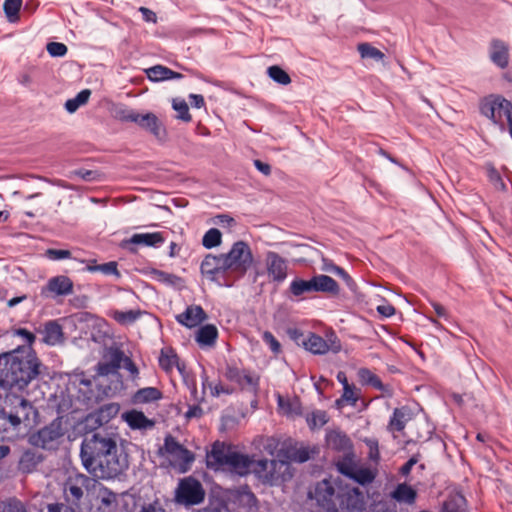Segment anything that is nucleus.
Returning <instances> with one entry per match:
<instances>
[{"mask_svg": "<svg viewBox=\"0 0 512 512\" xmlns=\"http://www.w3.org/2000/svg\"><path fill=\"white\" fill-rule=\"evenodd\" d=\"M80 457L88 473L100 479H113L128 468L127 456L119 453L116 436L98 431L82 441Z\"/></svg>", "mask_w": 512, "mask_h": 512, "instance_id": "nucleus-1", "label": "nucleus"}, {"mask_svg": "<svg viewBox=\"0 0 512 512\" xmlns=\"http://www.w3.org/2000/svg\"><path fill=\"white\" fill-rule=\"evenodd\" d=\"M41 366V361L30 347H17L0 353V389L23 391L40 375Z\"/></svg>", "mask_w": 512, "mask_h": 512, "instance_id": "nucleus-2", "label": "nucleus"}, {"mask_svg": "<svg viewBox=\"0 0 512 512\" xmlns=\"http://www.w3.org/2000/svg\"><path fill=\"white\" fill-rule=\"evenodd\" d=\"M308 498L315 500L324 512H362L366 508V496L362 490L326 479L309 490Z\"/></svg>", "mask_w": 512, "mask_h": 512, "instance_id": "nucleus-3", "label": "nucleus"}, {"mask_svg": "<svg viewBox=\"0 0 512 512\" xmlns=\"http://www.w3.org/2000/svg\"><path fill=\"white\" fill-rule=\"evenodd\" d=\"M5 408L0 413V439L8 437L9 428H17L23 420H28L32 410L31 404L21 395L8 393L4 399Z\"/></svg>", "mask_w": 512, "mask_h": 512, "instance_id": "nucleus-4", "label": "nucleus"}, {"mask_svg": "<svg viewBox=\"0 0 512 512\" xmlns=\"http://www.w3.org/2000/svg\"><path fill=\"white\" fill-rule=\"evenodd\" d=\"M253 474L263 484L278 486L292 479L293 469L288 461L260 459L253 467Z\"/></svg>", "mask_w": 512, "mask_h": 512, "instance_id": "nucleus-5", "label": "nucleus"}, {"mask_svg": "<svg viewBox=\"0 0 512 512\" xmlns=\"http://www.w3.org/2000/svg\"><path fill=\"white\" fill-rule=\"evenodd\" d=\"M228 270L246 273L255 262L250 246L242 240L236 241L227 253H222Z\"/></svg>", "mask_w": 512, "mask_h": 512, "instance_id": "nucleus-6", "label": "nucleus"}, {"mask_svg": "<svg viewBox=\"0 0 512 512\" xmlns=\"http://www.w3.org/2000/svg\"><path fill=\"white\" fill-rule=\"evenodd\" d=\"M160 452L166 455L171 466L178 469L181 473L186 472L194 461L193 453L177 442L171 435L165 437L164 446L160 449Z\"/></svg>", "mask_w": 512, "mask_h": 512, "instance_id": "nucleus-7", "label": "nucleus"}, {"mask_svg": "<svg viewBox=\"0 0 512 512\" xmlns=\"http://www.w3.org/2000/svg\"><path fill=\"white\" fill-rule=\"evenodd\" d=\"M65 428L62 417H57L48 425L28 436V442L34 447L51 448L64 436Z\"/></svg>", "mask_w": 512, "mask_h": 512, "instance_id": "nucleus-8", "label": "nucleus"}, {"mask_svg": "<svg viewBox=\"0 0 512 512\" xmlns=\"http://www.w3.org/2000/svg\"><path fill=\"white\" fill-rule=\"evenodd\" d=\"M511 109L512 103L500 95H489L480 104L482 115L490 119L494 124H501V130H504L502 117H507Z\"/></svg>", "mask_w": 512, "mask_h": 512, "instance_id": "nucleus-9", "label": "nucleus"}, {"mask_svg": "<svg viewBox=\"0 0 512 512\" xmlns=\"http://www.w3.org/2000/svg\"><path fill=\"white\" fill-rule=\"evenodd\" d=\"M175 497L178 503L184 505H197L203 502L205 498V490L198 480L192 477H187L179 482L175 492Z\"/></svg>", "mask_w": 512, "mask_h": 512, "instance_id": "nucleus-10", "label": "nucleus"}, {"mask_svg": "<svg viewBox=\"0 0 512 512\" xmlns=\"http://www.w3.org/2000/svg\"><path fill=\"white\" fill-rule=\"evenodd\" d=\"M266 275L271 282L282 283L288 276V263L285 258L274 251H267L264 256Z\"/></svg>", "mask_w": 512, "mask_h": 512, "instance_id": "nucleus-11", "label": "nucleus"}, {"mask_svg": "<svg viewBox=\"0 0 512 512\" xmlns=\"http://www.w3.org/2000/svg\"><path fill=\"white\" fill-rule=\"evenodd\" d=\"M234 447L224 442L216 441L209 452L206 454L207 467L213 470H226L229 457Z\"/></svg>", "mask_w": 512, "mask_h": 512, "instance_id": "nucleus-12", "label": "nucleus"}, {"mask_svg": "<svg viewBox=\"0 0 512 512\" xmlns=\"http://www.w3.org/2000/svg\"><path fill=\"white\" fill-rule=\"evenodd\" d=\"M73 293L72 280L64 275L55 276L48 280L46 286L41 289L44 298L66 296Z\"/></svg>", "mask_w": 512, "mask_h": 512, "instance_id": "nucleus-13", "label": "nucleus"}, {"mask_svg": "<svg viewBox=\"0 0 512 512\" xmlns=\"http://www.w3.org/2000/svg\"><path fill=\"white\" fill-rule=\"evenodd\" d=\"M256 462L253 456L240 453L234 449L229 457L226 470L239 476H246L251 472L253 473V467Z\"/></svg>", "mask_w": 512, "mask_h": 512, "instance_id": "nucleus-14", "label": "nucleus"}, {"mask_svg": "<svg viewBox=\"0 0 512 512\" xmlns=\"http://www.w3.org/2000/svg\"><path fill=\"white\" fill-rule=\"evenodd\" d=\"M117 505V495L105 487H100L88 512H115Z\"/></svg>", "mask_w": 512, "mask_h": 512, "instance_id": "nucleus-15", "label": "nucleus"}, {"mask_svg": "<svg viewBox=\"0 0 512 512\" xmlns=\"http://www.w3.org/2000/svg\"><path fill=\"white\" fill-rule=\"evenodd\" d=\"M228 271L223 254H208L201 263V273L211 281H215L217 276Z\"/></svg>", "mask_w": 512, "mask_h": 512, "instance_id": "nucleus-16", "label": "nucleus"}, {"mask_svg": "<svg viewBox=\"0 0 512 512\" xmlns=\"http://www.w3.org/2000/svg\"><path fill=\"white\" fill-rule=\"evenodd\" d=\"M44 461V455L34 448H25L22 450L18 460V470L22 473H33Z\"/></svg>", "mask_w": 512, "mask_h": 512, "instance_id": "nucleus-17", "label": "nucleus"}, {"mask_svg": "<svg viewBox=\"0 0 512 512\" xmlns=\"http://www.w3.org/2000/svg\"><path fill=\"white\" fill-rule=\"evenodd\" d=\"M207 317L201 306L191 305L183 313L177 315L176 320L183 326L192 329L206 321Z\"/></svg>", "mask_w": 512, "mask_h": 512, "instance_id": "nucleus-18", "label": "nucleus"}, {"mask_svg": "<svg viewBox=\"0 0 512 512\" xmlns=\"http://www.w3.org/2000/svg\"><path fill=\"white\" fill-rule=\"evenodd\" d=\"M225 376L228 380L237 383L241 388H252L255 390L259 382L258 377L235 366H228Z\"/></svg>", "mask_w": 512, "mask_h": 512, "instance_id": "nucleus-19", "label": "nucleus"}, {"mask_svg": "<svg viewBox=\"0 0 512 512\" xmlns=\"http://www.w3.org/2000/svg\"><path fill=\"white\" fill-rule=\"evenodd\" d=\"M89 482L85 475L69 477L64 484V493L68 500L79 502L83 497V487Z\"/></svg>", "mask_w": 512, "mask_h": 512, "instance_id": "nucleus-20", "label": "nucleus"}, {"mask_svg": "<svg viewBox=\"0 0 512 512\" xmlns=\"http://www.w3.org/2000/svg\"><path fill=\"white\" fill-rule=\"evenodd\" d=\"M491 61L500 67L505 69L509 64V48L508 45L499 39H493L491 41Z\"/></svg>", "mask_w": 512, "mask_h": 512, "instance_id": "nucleus-21", "label": "nucleus"}, {"mask_svg": "<svg viewBox=\"0 0 512 512\" xmlns=\"http://www.w3.org/2000/svg\"><path fill=\"white\" fill-rule=\"evenodd\" d=\"M357 374L362 384L373 386L374 388L380 390L387 397L393 396L392 388L389 385L383 384L380 378L369 369L360 368Z\"/></svg>", "mask_w": 512, "mask_h": 512, "instance_id": "nucleus-22", "label": "nucleus"}, {"mask_svg": "<svg viewBox=\"0 0 512 512\" xmlns=\"http://www.w3.org/2000/svg\"><path fill=\"white\" fill-rule=\"evenodd\" d=\"M43 342L49 346L60 345L64 342V333L60 324L49 321L43 328Z\"/></svg>", "mask_w": 512, "mask_h": 512, "instance_id": "nucleus-23", "label": "nucleus"}, {"mask_svg": "<svg viewBox=\"0 0 512 512\" xmlns=\"http://www.w3.org/2000/svg\"><path fill=\"white\" fill-rule=\"evenodd\" d=\"M326 443L327 446L331 449L337 451H350L352 448V443L349 437L339 431V430H331L326 434Z\"/></svg>", "mask_w": 512, "mask_h": 512, "instance_id": "nucleus-24", "label": "nucleus"}, {"mask_svg": "<svg viewBox=\"0 0 512 512\" xmlns=\"http://www.w3.org/2000/svg\"><path fill=\"white\" fill-rule=\"evenodd\" d=\"M123 420L132 429H148L154 426V421L148 419L143 412L137 410L127 411L122 414Z\"/></svg>", "mask_w": 512, "mask_h": 512, "instance_id": "nucleus-25", "label": "nucleus"}, {"mask_svg": "<svg viewBox=\"0 0 512 512\" xmlns=\"http://www.w3.org/2000/svg\"><path fill=\"white\" fill-rule=\"evenodd\" d=\"M411 416L412 413L409 408H395L388 424V430L390 432L403 431L406 424L411 420Z\"/></svg>", "mask_w": 512, "mask_h": 512, "instance_id": "nucleus-26", "label": "nucleus"}, {"mask_svg": "<svg viewBox=\"0 0 512 512\" xmlns=\"http://www.w3.org/2000/svg\"><path fill=\"white\" fill-rule=\"evenodd\" d=\"M218 337V330L213 324H206L199 328L195 340L201 347H212Z\"/></svg>", "mask_w": 512, "mask_h": 512, "instance_id": "nucleus-27", "label": "nucleus"}, {"mask_svg": "<svg viewBox=\"0 0 512 512\" xmlns=\"http://www.w3.org/2000/svg\"><path fill=\"white\" fill-rule=\"evenodd\" d=\"M390 497L399 503L413 504L417 497V492L410 485L401 483L391 492Z\"/></svg>", "mask_w": 512, "mask_h": 512, "instance_id": "nucleus-28", "label": "nucleus"}, {"mask_svg": "<svg viewBox=\"0 0 512 512\" xmlns=\"http://www.w3.org/2000/svg\"><path fill=\"white\" fill-rule=\"evenodd\" d=\"M313 285L316 292H327L337 295L340 291L338 283L327 275L314 276Z\"/></svg>", "mask_w": 512, "mask_h": 512, "instance_id": "nucleus-29", "label": "nucleus"}, {"mask_svg": "<svg viewBox=\"0 0 512 512\" xmlns=\"http://www.w3.org/2000/svg\"><path fill=\"white\" fill-rule=\"evenodd\" d=\"M277 403L279 412L288 418H293L301 414V404L297 399H285L281 395H278Z\"/></svg>", "mask_w": 512, "mask_h": 512, "instance_id": "nucleus-30", "label": "nucleus"}, {"mask_svg": "<svg viewBox=\"0 0 512 512\" xmlns=\"http://www.w3.org/2000/svg\"><path fill=\"white\" fill-rule=\"evenodd\" d=\"M129 242L135 245H144L153 247L164 242V237L160 232L137 233L132 235Z\"/></svg>", "mask_w": 512, "mask_h": 512, "instance_id": "nucleus-31", "label": "nucleus"}, {"mask_svg": "<svg viewBox=\"0 0 512 512\" xmlns=\"http://www.w3.org/2000/svg\"><path fill=\"white\" fill-rule=\"evenodd\" d=\"M303 346L307 351L319 355L326 354L330 350V347L327 344V342L322 337L316 334H310L303 341Z\"/></svg>", "mask_w": 512, "mask_h": 512, "instance_id": "nucleus-32", "label": "nucleus"}, {"mask_svg": "<svg viewBox=\"0 0 512 512\" xmlns=\"http://www.w3.org/2000/svg\"><path fill=\"white\" fill-rule=\"evenodd\" d=\"M232 501L239 512H248L256 506L254 494L248 491L238 492Z\"/></svg>", "mask_w": 512, "mask_h": 512, "instance_id": "nucleus-33", "label": "nucleus"}, {"mask_svg": "<svg viewBox=\"0 0 512 512\" xmlns=\"http://www.w3.org/2000/svg\"><path fill=\"white\" fill-rule=\"evenodd\" d=\"M321 269L325 272L333 273L339 276L343 279L350 290L355 291L356 283L354 280L341 267L335 265L332 261L323 258Z\"/></svg>", "mask_w": 512, "mask_h": 512, "instance_id": "nucleus-34", "label": "nucleus"}, {"mask_svg": "<svg viewBox=\"0 0 512 512\" xmlns=\"http://www.w3.org/2000/svg\"><path fill=\"white\" fill-rule=\"evenodd\" d=\"M142 314L143 312L141 310H113L110 312V316L121 325H129L134 323Z\"/></svg>", "mask_w": 512, "mask_h": 512, "instance_id": "nucleus-35", "label": "nucleus"}, {"mask_svg": "<svg viewBox=\"0 0 512 512\" xmlns=\"http://www.w3.org/2000/svg\"><path fill=\"white\" fill-rule=\"evenodd\" d=\"M360 397V390L355 385H350L343 389V393L340 399L336 400L338 407L348 404L355 406Z\"/></svg>", "mask_w": 512, "mask_h": 512, "instance_id": "nucleus-36", "label": "nucleus"}, {"mask_svg": "<svg viewBox=\"0 0 512 512\" xmlns=\"http://www.w3.org/2000/svg\"><path fill=\"white\" fill-rule=\"evenodd\" d=\"M162 397L161 392L154 387H147L138 390L134 395V402L136 403H148L159 400Z\"/></svg>", "mask_w": 512, "mask_h": 512, "instance_id": "nucleus-37", "label": "nucleus"}, {"mask_svg": "<svg viewBox=\"0 0 512 512\" xmlns=\"http://www.w3.org/2000/svg\"><path fill=\"white\" fill-rule=\"evenodd\" d=\"M159 364L166 371H171L174 367H177L181 371L178 363V356L171 349H163L161 351Z\"/></svg>", "mask_w": 512, "mask_h": 512, "instance_id": "nucleus-38", "label": "nucleus"}, {"mask_svg": "<svg viewBox=\"0 0 512 512\" xmlns=\"http://www.w3.org/2000/svg\"><path fill=\"white\" fill-rule=\"evenodd\" d=\"M22 7V0H5L3 4L4 13L10 23L19 20V12Z\"/></svg>", "mask_w": 512, "mask_h": 512, "instance_id": "nucleus-39", "label": "nucleus"}, {"mask_svg": "<svg viewBox=\"0 0 512 512\" xmlns=\"http://www.w3.org/2000/svg\"><path fill=\"white\" fill-rule=\"evenodd\" d=\"M91 91L84 89L80 91L76 97L68 99L65 103V108L69 113H74L80 106L86 104L90 98Z\"/></svg>", "mask_w": 512, "mask_h": 512, "instance_id": "nucleus-40", "label": "nucleus"}, {"mask_svg": "<svg viewBox=\"0 0 512 512\" xmlns=\"http://www.w3.org/2000/svg\"><path fill=\"white\" fill-rule=\"evenodd\" d=\"M41 196L40 193H35L27 197L28 201H32L31 204H27L25 206V214L33 218L37 215L43 214L44 211V200H38L34 201L35 199H38Z\"/></svg>", "mask_w": 512, "mask_h": 512, "instance_id": "nucleus-41", "label": "nucleus"}, {"mask_svg": "<svg viewBox=\"0 0 512 512\" xmlns=\"http://www.w3.org/2000/svg\"><path fill=\"white\" fill-rule=\"evenodd\" d=\"M146 74L151 81L159 82L169 80L172 70L162 65H156L147 69Z\"/></svg>", "mask_w": 512, "mask_h": 512, "instance_id": "nucleus-42", "label": "nucleus"}, {"mask_svg": "<svg viewBox=\"0 0 512 512\" xmlns=\"http://www.w3.org/2000/svg\"><path fill=\"white\" fill-rule=\"evenodd\" d=\"M268 76L276 83L280 85H289L291 83V78L288 73L283 70L281 67L274 65L270 66L267 70Z\"/></svg>", "mask_w": 512, "mask_h": 512, "instance_id": "nucleus-43", "label": "nucleus"}, {"mask_svg": "<svg viewBox=\"0 0 512 512\" xmlns=\"http://www.w3.org/2000/svg\"><path fill=\"white\" fill-rule=\"evenodd\" d=\"M222 242V234L216 228L209 229L203 236L202 244L206 249L218 247Z\"/></svg>", "mask_w": 512, "mask_h": 512, "instance_id": "nucleus-44", "label": "nucleus"}, {"mask_svg": "<svg viewBox=\"0 0 512 512\" xmlns=\"http://www.w3.org/2000/svg\"><path fill=\"white\" fill-rule=\"evenodd\" d=\"M290 291L294 296L314 291L313 278L308 281L302 279L293 280L290 284Z\"/></svg>", "mask_w": 512, "mask_h": 512, "instance_id": "nucleus-45", "label": "nucleus"}, {"mask_svg": "<svg viewBox=\"0 0 512 512\" xmlns=\"http://www.w3.org/2000/svg\"><path fill=\"white\" fill-rule=\"evenodd\" d=\"M172 107L178 113L177 118L184 122H190L192 117L189 112L188 104L184 99L174 98L172 100Z\"/></svg>", "mask_w": 512, "mask_h": 512, "instance_id": "nucleus-46", "label": "nucleus"}, {"mask_svg": "<svg viewBox=\"0 0 512 512\" xmlns=\"http://www.w3.org/2000/svg\"><path fill=\"white\" fill-rule=\"evenodd\" d=\"M139 126L149 130L155 136L160 134V123L156 115L153 113H146L143 115Z\"/></svg>", "mask_w": 512, "mask_h": 512, "instance_id": "nucleus-47", "label": "nucleus"}, {"mask_svg": "<svg viewBox=\"0 0 512 512\" xmlns=\"http://www.w3.org/2000/svg\"><path fill=\"white\" fill-rule=\"evenodd\" d=\"M329 420L325 411H315L307 416L306 421L310 429L323 427Z\"/></svg>", "mask_w": 512, "mask_h": 512, "instance_id": "nucleus-48", "label": "nucleus"}, {"mask_svg": "<svg viewBox=\"0 0 512 512\" xmlns=\"http://www.w3.org/2000/svg\"><path fill=\"white\" fill-rule=\"evenodd\" d=\"M358 51L362 58H371L376 61H382L385 57L379 49L371 46L368 43L359 44Z\"/></svg>", "mask_w": 512, "mask_h": 512, "instance_id": "nucleus-49", "label": "nucleus"}, {"mask_svg": "<svg viewBox=\"0 0 512 512\" xmlns=\"http://www.w3.org/2000/svg\"><path fill=\"white\" fill-rule=\"evenodd\" d=\"M375 478V473L369 468L356 466L351 479L364 485L371 483Z\"/></svg>", "mask_w": 512, "mask_h": 512, "instance_id": "nucleus-50", "label": "nucleus"}, {"mask_svg": "<svg viewBox=\"0 0 512 512\" xmlns=\"http://www.w3.org/2000/svg\"><path fill=\"white\" fill-rule=\"evenodd\" d=\"M465 499L458 495L450 498L443 505L442 512H465Z\"/></svg>", "mask_w": 512, "mask_h": 512, "instance_id": "nucleus-51", "label": "nucleus"}, {"mask_svg": "<svg viewBox=\"0 0 512 512\" xmlns=\"http://www.w3.org/2000/svg\"><path fill=\"white\" fill-rule=\"evenodd\" d=\"M87 269L90 272H102L103 274L106 275H115L116 277H120L118 265L117 262L115 261H111L101 265L89 266Z\"/></svg>", "mask_w": 512, "mask_h": 512, "instance_id": "nucleus-52", "label": "nucleus"}, {"mask_svg": "<svg viewBox=\"0 0 512 512\" xmlns=\"http://www.w3.org/2000/svg\"><path fill=\"white\" fill-rule=\"evenodd\" d=\"M203 390H206L207 388L210 389V393L213 397H218L221 394H231L233 392L232 389H229L227 387H224L220 382L218 383H211L207 379L203 381Z\"/></svg>", "mask_w": 512, "mask_h": 512, "instance_id": "nucleus-53", "label": "nucleus"}, {"mask_svg": "<svg viewBox=\"0 0 512 512\" xmlns=\"http://www.w3.org/2000/svg\"><path fill=\"white\" fill-rule=\"evenodd\" d=\"M487 171L489 180L493 184L494 188L498 191H506V184L499 172L493 166H488Z\"/></svg>", "mask_w": 512, "mask_h": 512, "instance_id": "nucleus-54", "label": "nucleus"}, {"mask_svg": "<svg viewBox=\"0 0 512 512\" xmlns=\"http://www.w3.org/2000/svg\"><path fill=\"white\" fill-rule=\"evenodd\" d=\"M0 512H28L26 506L19 500L10 499L0 505Z\"/></svg>", "mask_w": 512, "mask_h": 512, "instance_id": "nucleus-55", "label": "nucleus"}, {"mask_svg": "<svg viewBox=\"0 0 512 512\" xmlns=\"http://www.w3.org/2000/svg\"><path fill=\"white\" fill-rule=\"evenodd\" d=\"M356 464L353 462L352 457L347 456L342 461L337 463V468L339 472L343 475L352 477L354 470L356 469Z\"/></svg>", "mask_w": 512, "mask_h": 512, "instance_id": "nucleus-56", "label": "nucleus"}, {"mask_svg": "<svg viewBox=\"0 0 512 512\" xmlns=\"http://www.w3.org/2000/svg\"><path fill=\"white\" fill-rule=\"evenodd\" d=\"M364 442L367 445V447L369 448L368 458L377 464L380 460L378 441L374 438H366V439H364Z\"/></svg>", "mask_w": 512, "mask_h": 512, "instance_id": "nucleus-57", "label": "nucleus"}, {"mask_svg": "<svg viewBox=\"0 0 512 512\" xmlns=\"http://www.w3.org/2000/svg\"><path fill=\"white\" fill-rule=\"evenodd\" d=\"M47 51L52 57H61L67 53V47L63 43L51 42L47 45Z\"/></svg>", "mask_w": 512, "mask_h": 512, "instance_id": "nucleus-58", "label": "nucleus"}, {"mask_svg": "<svg viewBox=\"0 0 512 512\" xmlns=\"http://www.w3.org/2000/svg\"><path fill=\"white\" fill-rule=\"evenodd\" d=\"M46 256L50 260H62V259H68L71 257V252L69 250L65 249H48L46 250Z\"/></svg>", "mask_w": 512, "mask_h": 512, "instance_id": "nucleus-59", "label": "nucleus"}, {"mask_svg": "<svg viewBox=\"0 0 512 512\" xmlns=\"http://www.w3.org/2000/svg\"><path fill=\"white\" fill-rule=\"evenodd\" d=\"M263 339L270 346L273 353L278 354L280 352L281 345L271 332L265 331L263 333Z\"/></svg>", "mask_w": 512, "mask_h": 512, "instance_id": "nucleus-60", "label": "nucleus"}, {"mask_svg": "<svg viewBox=\"0 0 512 512\" xmlns=\"http://www.w3.org/2000/svg\"><path fill=\"white\" fill-rule=\"evenodd\" d=\"M15 334L21 336L28 343L27 347L32 348V344L36 339L35 335L32 332L28 331L27 329L20 328L15 331Z\"/></svg>", "mask_w": 512, "mask_h": 512, "instance_id": "nucleus-61", "label": "nucleus"}, {"mask_svg": "<svg viewBox=\"0 0 512 512\" xmlns=\"http://www.w3.org/2000/svg\"><path fill=\"white\" fill-rule=\"evenodd\" d=\"M139 512H166L159 501L145 504L141 507Z\"/></svg>", "mask_w": 512, "mask_h": 512, "instance_id": "nucleus-62", "label": "nucleus"}, {"mask_svg": "<svg viewBox=\"0 0 512 512\" xmlns=\"http://www.w3.org/2000/svg\"><path fill=\"white\" fill-rule=\"evenodd\" d=\"M377 312L383 317H391L395 314V308L389 303H384L377 306Z\"/></svg>", "mask_w": 512, "mask_h": 512, "instance_id": "nucleus-63", "label": "nucleus"}, {"mask_svg": "<svg viewBox=\"0 0 512 512\" xmlns=\"http://www.w3.org/2000/svg\"><path fill=\"white\" fill-rule=\"evenodd\" d=\"M139 11L141 12L143 19L148 23L155 24L157 22L156 13L146 7H140Z\"/></svg>", "mask_w": 512, "mask_h": 512, "instance_id": "nucleus-64", "label": "nucleus"}]
</instances>
